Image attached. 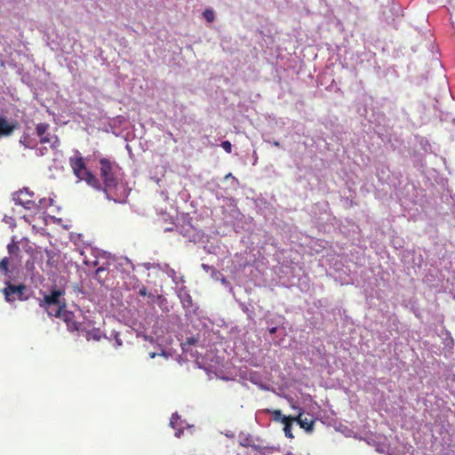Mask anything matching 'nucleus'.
Returning <instances> with one entry per match:
<instances>
[{
	"label": "nucleus",
	"instance_id": "obj_1",
	"mask_svg": "<svg viewBox=\"0 0 455 455\" xmlns=\"http://www.w3.org/2000/svg\"><path fill=\"white\" fill-rule=\"evenodd\" d=\"M69 165L76 178L80 180H84L89 186L97 190L101 189V184L95 175L90 172L85 164L84 158L79 152L69 158Z\"/></svg>",
	"mask_w": 455,
	"mask_h": 455
},
{
	"label": "nucleus",
	"instance_id": "obj_2",
	"mask_svg": "<svg viewBox=\"0 0 455 455\" xmlns=\"http://www.w3.org/2000/svg\"><path fill=\"white\" fill-rule=\"evenodd\" d=\"M100 175L104 185L103 188L101 187L100 190H103L105 194L108 195V191L116 188L118 184L115 166L107 158H101L100 160Z\"/></svg>",
	"mask_w": 455,
	"mask_h": 455
},
{
	"label": "nucleus",
	"instance_id": "obj_3",
	"mask_svg": "<svg viewBox=\"0 0 455 455\" xmlns=\"http://www.w3.org/2000/svg\"><path fill=\"white\" fill-rule=\"evenodd\" d=\"M50 316L59 317L66 323L67 329L70 332L84 331V326L81 323L76 321V315L73 312L66 309V304L63 303L62 307H58L55 311H51Z\"/></svg>",
	"mask_w": 455,
	"mask_h": 455
},
{
	"label": "nucleus",
	"instance_id": "obj_4",
	"mask_svg": "<svg viewBox=\"0 0 455 455\" xmlns=\"http://www.w3.org/2000/svg\"><path fill=\"white\" fill-rule=\"evenodd\" d=\"M34 196V193L26 188L12 194V199L16 204L21 205L26 210L36 214L41 212V205L36 204Z\"/></svg>",
	"mask_w": 455,
	"mask_h": 455
},
{
	"label": "nucleus",
	"instance_id": "obj_5",
	"mask_svg": "<svg viewBox=\"0 0 455 455\" xmlns=\"http://www.w3.org/2000/svg\"><path fill=\"white\" fill-rule=\"evenodd\" d=\"M27 286L23 283L14 285L10 282L5 283V287L3 290L4 299L7 302H14L15 300H26L28 296L25 295Z\"/></svg>",
	"mask_w": 455,
	"mask_h": 455
},
{
	"label": "nucleus",
	"instance_id": "obj_6",
	"mask_svg": "<svg viewBox=\"0 0 455 455\" xmlns=\"http://www.w3.org/2000/svg\"><path fill=\"white\" fill-rule=\"evenodd\" d=\"M64 295L61 290L54 289L50 294L45 295L44 299L39 302V306L43 307L50 315L51 311H55L58 307H62L60 298Z\"/></svg>",
	"mask_w": 455,
	"mask_h": 455
},
{
	"label": "nucleus",
	"instance_id": "obj_7",
	"mask_svg": "<svg viewBox=\"0 0 455 455\" xmlns=\"http://www.w3.org/2000/svg\"><path fill=\"white\" fill-rule=\"evenodd\" d=\"M20 127L16 120H8L5 116H0V137H8Z\"/></svg>",
	"mask_w": 455,
	"mask_h": 455
},
{
	"label": "nucleus",
	"instance_id": "obj_8",
	"mask_svg": "<svg viewBox=\"0 0 455 455\" xmlns=\"http://www.w3.org/2000/svg\"><path fill=\"white\" fill-rule=\"evenodd\" d=\"M35 134L31 127H27L20 136V143L27 148H34L37 145Z\"/></svg>",
	"mask_w": 455,
	"mask_h": 455
},
{
	"label": "nucleus",
	"instance_id": "obj_9",
	"mask_svg": "<svg viewBox=\"0 0 455 455\" xmlns=\"http://www.w3.org/2000/svg\"><path fill=\"white\" fill-rule=\"evenodd\" d=\"M49 127H50L49 124H44V123H40L36 125V134L37 137L40 138V142L42 144L52 142V137L50 136L49 133H47Z\"/></svg>",
	"mask_w": 455,
	"mask_h": 455
},
{
	"label": "nucleus",
	"instance_id": "obj_10",
	"mask_svg": "<svg viewBox=\"0 0 455 455\" xmlns=\"http://www.w3.org/2000/svg\"><path fill=\"white\" fill-rule=\"evenodd\" d=\"M299 414L296 416V422L299 425L300 427H304L306 431H313L315 420L312 419L303 418V409L299 407L298 409Z\"/></svg>",
	"mask_w": 455,
	"mask_h": 455
},
{
	"label": "nucleus",
	"instance_id": "obj_11",
	"mask_svg": "<svg viewBox=\"0 0 455 455\" xmlns=\"http://www.w3.org/2000/svg\"><path fill=\"white\" fill-rule=\"evenodd\" d=\"M297 422V416H285L283 419V432L287 438L292 439L294 438V435L292 432V424L293 422Z\"/></svg>",
	"mask_w": 455,
	"mask_h": 455
},
{
	"label": "nucleus",
	"instance_id": "obj_12",
	"mask_svg": "<svg viewBox=\"0 0 455 455\" xmlns=\"http://www.w3.org/2000/svg\"><path fill=\"white\" fill-rule=\"evenodd\" d=\"M83 332L85 333V338L87 340L99 341L101 338V332L100 329L85 330V328H84Z\"/></svg>",
	"mask_w": 455,
	"mask_h": 455
},
{
	"label": "nucleus",
	"instance_id": "obj_13",
	"mask_svg": "<svg viewBox=\"0 0 455 455\" xmlns=\"http://www.w3.org/2000/svg\"><path fill=\"white\" fill-rule=\"evenodd\" d=\"M203 16L204 18L208 21V22H212L215 19V14L213 12V11L210 10V9H206L204 12H203Z\"/></svg>",
	"mask_w": 455,
	"mask_h": 455
},
{
	"label": "nucleus",
	"instance_id": "obj_14",
	"mask_svg": "<svg viewBox=\"0 0 455 455\" xmlns=\"http://www.w3.org/2000/svg\"><path fill=\"white\" fill-rule=\"evenodd\" d=\"M7 250L9 254L11 255H17L20 252V247L15 244L14 243H11L7 246Z\"/></svg>",
	"mask_w": 455,
	"mask_h": 455
},
{
	"label": "nucleus",
	"instance_id": "obj_15",
	"mask_svg": "<svg viewBox=\"0 0 455 455\" xmlns=\"http://www.w3.org/2000/svg\"><path fill=\"white\" fill-rule=\"evenodd\" d=\"M272 418L274 421H281L283 424L284 414L281 411H273Z\"/></svg>",
	"mask_w": 455,
	"mask_h": 455
},
{
	"label": "nucleus",
	"instance_id": "obj_16",
	"mask_svg": "<svg viewBox=\"0 0 455 455\" xmlns=\"http://www.w3.org/2000/svg\"><path fill=\"white\" fill-rule=\"evenodd\" d=\"M8 265H9V259L8 258H4L0 260V269L4 273V274H7L9 269H8Z\"/></svg>",
	"mask_w": 455,
	"mask_h": 455
},
{
	"label": "nucleus",
	"instance_id": "obj_17",
	"mask_svg": "<svg viewBox=\"0 0 455 455\" xmlns=\"http://www.w3.org/2000/svg\"><path fill=\"white\" fill-rule=\"evenodd\" d=\"M180 420V417L177 413H174L172 415L171 417V419H170V425L173 427V428H176V425L178 424V421Z\"/></svg>",
	"mask_w": 455,
	"mask_h": 455
},
{
	"label": "nucleus",
	"instance_id": "obj_18",
	"mask_svg": "<svg viewBox=\"0 0 455 455\" xmlns=\"http://www.w3.org/2000/svg\"><path fill=\"white\" fill-rule=\"evenodd\" d=\"M106 272V268L103 267H100L96 269L95 271V276L96 278L100 281V279L102 278V275H103V273Z\"/></svg>",
	"mask_w": 455,
	"mask_h": 455
},
{
	"label": "nucleus",
	"instance_id": "obj_19",
	"mask_svg": "<svg viewBox=\"0 0 455 455\" xmlns=\"http://www.w3.org/2000/svg\"><path fill=\"white\" fill-rule=\"evenodd\" d=\"M139 294L142 297H146V296H148V297H154L152 294H148V291H147V288L146 286L142 285L140 290H139Z\"/></svg>",
	"mask_w": 455,
	"mask_h": 455
},
{
	"label": "nucleus",
	"instance_id": "obj_20",
	"mask_svg": "<svg viewBox=\"0 0 455 455\" xmlns=\"http://www.w3.org/2000/svg\"><path fill=\"white\" fill-rule=\"evenodd\" d=\"M46 203H47V200H46L45 198H44V199H40V200H39V202H38L37 204L41 205V211H42L44 208H45V207H46V205H47V204H46Z\"/></svg>",
	"mask_w": 455,
	"mask_h": 455
},
{
	"label": "nucleus",
	"instance_id": "obj_21",
	"mask_svg": "<svg viewBox=\"0 0 455 455\" xmlns=\"http://www.w3.org/2000/svg\"><path fill=\"white\" fill-rule=\"evenodd\" d=\"M241 443L243 446H250V445H251V440H250V438H245L244 440H243L241 442Z\"/></svg>",
	"mask_w": 455,
	"mask_h": 455
},
{
	"label": "nucleus",
	"instance_id": "obj_22",
	"mask_svg": "<svg viewBox=\"0 0 455 455\" xmlns=\"http://www.w3.org/2000/svg\"><path fill=\"white\" fill-rule=\"evenodd\" d=\"M84 263L85 265H87V266H89V265H92V266H94V267H95V266H97L98 261H97V260H94V261H92V262H90L87 259H84Z\"/></svg>",
	"mask_w": 455,
	"mask_h": 455
},
{
	"label": "nucleus",
	"instance_id": "obj_23",
	"mask_svg": "<svg viewBox=\"0 0 455 455\" xmlns=\"http://www.w3.org/2000/svg\"><path fill=\"white\" fill-rule=\"evenodd\" d=\"M221 147H222L226 151H228V140L222 141V142H221Z\"/></svg>",
	"mask_w": 455,
	"mask_h": 455
},
{
	"label": "nucleus",
	"instance_id": "obj_24",
	"mask_svg": "<svg viewBox=\"0 0 455 455\" xmlns=\"http://www.w3.org/2000/svg\"><path fill=\"white\" fill-rule=\"evenodd\" d=\"M182 432H183V431H182V429L179 428V429H177V431H176V433H175V435H176L177 437H180V435L182 434Z\"/></svg>",
	"mask_w": 455,
	"mask_h": 455
},
{
	"label": "nucleus",
	"instance_id": "obj_25",
	"mask_svg": "<svg viewBox=\"0 0 455 455\" xmlns=\"http://www.w3.org/2000/svg\"><path fill=\"white\" fill-rule=\"evenodd\" d=\"M120 117H121L120 116H117L116 117H115V118H113V119H112V122H113L114 124H116L117 121H118L119 123H121V121L119 120V118H120Z\"/></svg>",
	"mask_w": 455,
	"mask_h": 455
},
{
	"label": "nucleus",
	"instance_id": "obj_26",
	"mask_svg": "<svg viewBox=\"0 0 455 455\" xmlns=\"http://www.w3.org/2000/svg\"><path fill=\"white\" fill-rule=\"evenodd\" d=\"M4 220L6 221V223H9L11 225L12 224V218H10V220H5L4 219Z\"/></svg>",
	"mask_w": 455,
	"mask_h": 455
},
{
	"label": "nucleus",
	"instance_id": "obj_27",
	"mask_svg": "<svg viewBox=\"0 0 455 455\" xmlns=\"http://www.w3.org/2000/svg\"><path fill=\"white\" fill-rule=\"evenodd\" d=\"M149 355H150L151 358H154L156 355V354L152 352V353L149 354Z\"/></svg>",
	"mask_w": 455,
	"mask_h": 455
},
{
	"label": "nucleus",
	"instance_id": "obj_28",
	"mask_svg": "<svg viewBox=\"0 0 455 455\" xmlns=\"http://www.w3.org/2000/svg\"><path fill=\"white\" fill-rule=\"evenodd\" d=\"M276 329L275 327H274L273 329L270 330V332H275Z\"/></svg>",
	"mask_w": 455,
	"mask_h": 455
},
{
	"label": "nucleus",
	"instance_id": "obj_29",
	"mask_svg": "<svg viewBox=\"0 0 455 455\" xmlns=\"http://www.w3.org/2000/svg\"><path fill=\"white\" fill-rule=\"evenodd\" d=\"M275 145L276 147H279V145H280L279 141H275Z\"/></svg>",
	"mask_w": 455,
	"mask_h": 455
},
{
	"label": "nucleus",
	"instance_id": "obj_30",
	"mask_svg": "<svg viewBox=\"0 0 455 455\" xmlns=\"http://www.w3.org/2000/svg\"><path fill=\"white\" fill-rule=\"evenodd\" d=\"M231 149H232V144L229 143V152H231Z\"/></svg>",
	"mask_w": 455,
	"mask_h": 455
},
{
	"label": "nucleus",
	"instance_id": "obj_31",
	"mask_svg": "<svg viewBox=\"0 0 455 455\" xmlns=\"http://www.w3.org/2000/svg\"><path fill=\"white\" fill-rule=\"evenodd\" d=\"M116 342L118 345H121V341L118 339H116Z\"/></svg>",
	"mask_w": 455,
	"mask_h": 455
}]
</instances>
